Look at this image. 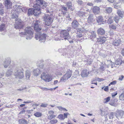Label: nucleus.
<instances>
[{"instance_id":"51","label":"nucleus","mask_w":124,"mask_h":124,"mask_svg":"<svg viewBox=\"0 0 124 124\" xmlns=\"http://www.w3.org/2000/svg\"><path fill=\"white\" fill-rule=\"evenodd\" d=\"M84 15V12L82 11H80L78 13V15L80 16H83Z\"/></svg>"},{"instance_id":"44","label":"nucleus","mask_w":124,"mask_h":124,"mask_svg":"<svg viewBox=\"0 0 124 124\" xmlns=\"http://www.w3.org/2000/svg\"><path fill=\"white\" fill-rule=\"evenodd\" d=\"M110 97H108L104 99L103 102L104 103H106L108 102L110 100Z\"/></svg>"},{"instance_id":"61","label":"nucleus","mask_w":124,"mask_h":124,"mask_svg":"<svg viewBox=\"0 0 124 124\" xmlns=\"http://www.w3.org/2000/svg\"><path fill=\"white\" fill-rule=\"evenodd\" d=\"M25 110L24 109H23L20 112L19 114H24L25 113Z\"/></svg>"},{"instance_id":"5","label":"nucleus","mask_w":124,"mask_h":124,"mask_svg":"<svg viewBox=\"0 0 124 124\" xmlns=\"http://www.w3.org/2000/svg\"><path fill=\"white\" fill-rule=\"evenodd\" d=\"M23 71V69L21 68L16 69L14 73L15 77L20 79L22 78L24 76Z\"/></svg>"},{"instance_id":"22","label":"nucleus","mask_w":124,"mask_h":124,"mask_svg":"<svg viewBox=\"0 0 124 124\" xmlns=\"http://www.w3.org/2000/svg\"><path fill=\"white\" fill-rule=\"evenodd\" d=\"M120 26V25L118 24L117 23L116 24L114 23L109 25V28L114 30L116 29L117 27H119Z\"/></svg>"},{"instance_id":"12","label":"nucleus","mask_w":124,"mask_h":124,"mask_svg":"<svg viewBox=\"0 0 124 124\" xmlns=\"http://www.w3.org/2000/svg\"><path fill=\"white\" fill-rule=\"evenodd\" d=\"M14 12H16L17 14H18L20 12L23 11L22 8V7L19 5H16L14 6Z\"/></svg>"},{"instance_id":"23","label":"nucleus","mask_w":124,"mask_h":124,"mask_svg":"<svg viewBox=\"0 0 124 124\" xmlns=\"http://www.w3.org/2000/svg\"><path fill=\"white\" fill-rule=\"evenodd\" d=\"M124 63V61H123L120 59H118L115 62V64L116 65L120 66L122 63Z\"/></svg>"},{"instance_id":"63","label":"nucleus","mask_w":124,"mask_h":124,"mask_svg":"<svg viewBox=\"0 0 124 124\" xmlns=\"http://www.w3.org/2000/svg\"><path fill=\"white\" fill-rule=\"evenodd\" d=\"M47 105L46 104L42 103L40 105L41 107H46Z\"/></svg>"},{"instance_id":"35","label":"nucleus","mask_w":124,"mask_h":124,"mask_svg":"<svg viewBox=\"0 0 124 124\" xmlns=\"http://www.w3.org/2000/svg\"><path fill=\"white\" fill-rule=\"evenodd\" d=\"M96 33L95 32L93 31L92 32L91 34L90 35L91 38L92 39H94V38H95L96 37Z\"/></svg>"},{"instance_id":"53","label":"nucleus","mask_w":124,"mask_h":124,"mask_svg":"<svg viewBox=\"0 0 124 124\" xmlns=\"http://www.w3.org/2000/svg\"><path fill=\"white\" fill-rule=\"evenodd\" d=\"M40 88L41 89L43 90L47 91L48 90V89L46 88V87H43L41 86H40Z\"/></svg>"},{"instance_id":"2","label":"nucleus","mask_w":124,"mask_h":124,"mask_svg":"<svg viewBox=\"0 0 124 124\" xmlns=\"http://www.w3.org/2000/svg\"><path fill=\"white\" fill-rule=\"evenodd\" d=\"M58 37L56 36L55 38V40H68L70 38V36L69 32L67 30H62L61 32L60 35Z\"/></svg>"},{"instance_id":"62","label":"nucleus","mask_w":124,"mask_h":124,"mask_svg":"<svg viewBox=\"0 0 124 124\" xmlns=\"http://www.w3.org/2000/svg\"><path fill=\"white\" fill-rule=\"evenodd\" d=\"M117 94V93H113L112 94V97H114Z\"/></svg>"},{"instance_id":"19","label":"nucleus","mask_w":124,"mask_h":124,"mask_svg":"<svg viewBox=\"0 0 124 124\" xmlns=\"http://www.w3.org/2000/svg\"><path fill=\"white\" fill-rule=\"evenodd\" d=\"M11 11V13H13L11 16V17L12 18L15 19V20L16 21H17V18L18 17V15L16 12H14V10Z\"/></svg>"},{"instance_id":"58","label":"nucleus","mask_w":124,"mask_h":124,"mask_svg":"<svg viewBox=\"0 0 124 124\" xmlns=\"http://www.w3.org/2000/svg\"><path fill=\"white\" fill-rule=\"evenodd\" d=\"M76 29V30L78 32H79L80 33H81L83 31V30H82V31L81 28H77Z\"/></svg>"},{"instance_id":"27","label":"nucleus","mask_w":124,"mask_h":124,"mask_svg":"<svg viewBox=\"0 0 124 124\" xmlns=\"http://www.w3.org/2000/svg\"><path fill=\"white\" fill-rule=\"evenodd\" d=\"M121 40L120 39H118L113 42V45L114 46H118L120 45L121 44Z\"/></svg>"},{"instance_id":"37","label":"nucleus","mask_w":124,"mask_h":124,"mask_svg":"<svg viewBox=\"0 0 124 124\" xmlns=\"http://www.w3.org/2000/svg\"><path fill=\"white\" fill-rule=\"evenodd\" d=\"M113 19L116 23H118L119 21L120 18L119 17L117 16H115L114 17H113Z\"/></svg>"},{"instance_id":"40","label":"nucleus","mask_w":124,"mask_h":124,"mask_svg":"<svg viewBox=\"0 0 124 124\" xmlns=\"http://www.w3.org/2000/svg\"><path fill=\"white\" fill-rule=\"evenodd\" d=\"M30 74V73L29 71L28 70L26 71L25 75L27 79H28L29 78Z\"/></svg>"},{"instance_id":"48","label":"nucleus","mask_w":124,"mask_h":124,"mask_svg":"<svg viewBox=\"0 0 124 124\" xmlns=\"http://www.w3.org/2000/svg\"><path fill=\"white\" fill-rule=\"evenodd\" d=\"M58 118L61 120L64 119V118L63 115L62 114H60L58 115Z\"/></svg>"},{"instance_id":"41","label":"nucleus","mask_w":124,"mask_h":124,"mask_svg":"<svg viewBox=\"0 0 124 124\" xmlns=\"http://www.w3.org/2000/svg\"><path fill=\"white\" fill-rule=\"evenodd\" d=\"M34 115L36 117H39L42 116V114L40 112H37L34 113Z\"/></svg>"},{"instance_id":"28","label":"nucleus","mask_w":124,"mask_h":124,"mask_svg":"<svg viewBox=\"0 0 124 124\" xmlns=\"http://www.w3.org/2000/svg\"><path fill=\"white\" fill-rule=\"evenodd\" d=\"M19 124H27L28 122L27 120L24 119H19L18 120Z\"/></svg>"},{"instance_id":"52","label":"nucleus","mask_w":124,"mask_h":124,"mask_svg":"<svg viewBox=\"0 0 124 124\" xmlns=\"http://www.w3.org/2000/svg\"><path fill=\"white\" fill-rule=\"evenodd\" d=\"M116 80H114L111 82L109 85L108 86H109L111 85H114L116 84Z\"/></svg>"},{"instance_id":"57","label":"nucleus","mask_w":124,"mask_h":124,"mask_svg":"<svg viewBox=\"0 0 124 124\" xmlns=\"http://www.w3.org/2000/svg\"><path fill=\"white\" fill-rule=\"evenodd\" d=\"M97 81H98L97 78H95L92 79L91 80V82H93Z\"/></svg>"},{"instance_id":"34","label":"nucleus","mask_w":124,"mask_h":124,"mask_svg":"<svg viewBox=\"0 0 124 124\" xmlns=\"http://www.w3.org/2000/svg\"><path fill=\"white\" fill-rule=\"evenodd\" d=\"M10 63V60L8 61H6L4 62L3 64V65L4 68H7L8 67V65Z\"/></svg>"},{"instance_id":"29","label":"nucleus","mask_w":124,"mask_h":124,"mask_svg":"<svg viewBox=\"0 0 124 124\" xmlns=\"http://www.w3.org/2000/svg\"><path fill=\"white\" fill-rule=\"evenodd\" d=\"M34 9L30 8L28 10L27 15L28 16H30L33 15H34Z\"/></svg>"},{"instance_id":"9","label":"nucleus","mask_w":124,"mask_h":124,"mask_svg":"<svg viewBox=\"0 0 124 124\" xmlns=\"http://www.w3.org/2000/svg\"><path fill=\"white\" fill-rule=\"evenodd\" d=\"M72 73L71 71L70 70H68L65 75L61 78V80L63 82H65L66 80H67L70 77Z\"/></svg>"},{"instance_id":"31","label":"nucleus","mask_w":124,"mask_h":124,"mask_svg":"<svg viewBox=\"0 0 124 124\" xmlns=\"http://www.w3.org/2000/svg\"><path fill=\"white\" fill-rule=\"evenodd\" d=\"M40 72L41 71L40 70L38 69H35L33 71V73L34 75L36 76H38Z\"/></svg>"},{"instance_id":"15","label":"nucleus","mask_w":124,"mask_h":124,"mask_svg":"<svg viewBox=\"0 0 124 124\" xmlns=\"http://www.w3.org/2000/svg\"><path fill=\"white\" fill-rule=\"evenodd\" d=\"M34 9V15L35 16H38L41 13V8H35Z\"/></svg>"},{"instance_id":"11","label":"nucleus","mask_w":124,"mask_h":124,"mask_svg":"<svg viewBox=\"0 0 124 124\" xmlns=\"http://www.w3.org/2000/svg\"><path fill=\"white\" fill-rule=\"evenodd\" d=\"M23 23L21 20L17 21L14 24L15 28L17 29H22L23 27Z\"/></svg>"},{"instance_id":"60","label":"nucleus","mask_w":124,"mask_h":124,"mask_svg":"<svg viewBox=\"0 0 124 124\" xmlns=\"http://www.w3.org/2000/svg\"><path fill=\"white\" fill-rule=\"evenodd\" d=\"M121 53L122 56H124V48H123L122 49L121 51Z\"/></svg>"},{"instance_id":"43","label":"nucleus","mask_w":124,"mask_h":124,"mask_svg":"<svg viewBox=\"0 0 124 124\" xmlns=\"http://www.w3.org/2000/svg\"><path fill=\"white\" fill-rule=\"evenodd\" d=\"M93 62V60L91 58L87 59V65H90Z\"/></svg>"},{"instance_id":"18","label":"nucleus","mask_w":124,"mask_h":124,"mask_svg":"<svg viewBox=\"0 0 124 124\" xmlns=\"http://www.w3.org/2000/svg\"><path fill=\"white\" fill-rule=\"evenodd\" d=\"M100 10V8L97 6H95L93 8V12L95 14H99Z\"/></svg>"},{"instance_id":"14","label":"nucleus","mask_w":124,"mask_h":124,"mask_svg":"<svg viewBox=\"0 0 124 124\" xmlns=\"http://www.w3.org/2000/svg\"><path fill=\"white\" fill-rule=\"evenodd\" d=\"M79 25V24L76 20H73L71 23L72 27L75 29L78 28Z\"/></svg>"},{"instance_id":"1","label":"nucleus","mask_w":124,"mask_h":124,"mask_svg":"<svg viewBox=\"0 0 124 124\" xmlns=\"http://www.w3.org/2000/svg\"><path fill=\"white\" fill-rule=\"evenodd\" d=\"M47 7L46 10L47 13L44 14L42 18L43 21L45 22V24L47 26L50 25L52 23L53 20V16L50 12H51L50 9H51L50 7L47 8Z\"/></svg>"},{"instance_id":"42","label":"nucleus","mask_w":124,"mask_h":124,"mask_svg":"<svg viewBox=\"0 0 124 124\" xmlns=\"http://www.w3.org/2000/svg\"><path fill=\"white\" fill-rule=\"evenodd\" d=\"M100 111L102 116H107L108 113L107 112L103 111L101 109H100Z\"/></svg>"},{"instance_id":"4","label":"nucleus","mask_w":124,"mask_h":124,"mask_svg":"<svg viewBox=\"0 0 124 124\" xmlns=\"http://www.w3.org/2000/svg\"><path fill=\"white\" fill-rule=\"evenodd\" d=\"M33 7L34 8H41L44 9L45 8L46 9L47 7H48L47 8H49L48 6H47V4L46 3L45 1H43V0H36L35 3L33 5Z\"/></svg>"},{"instance_id":"47","label":"nucleus","mask_w":124,"mask_h":124,"mask_svg":"<svg viewBox=\"0 0 124 124\" xmlns=\"http://www.w3.org/2000/svg\"><path fill=\"white\" fill-rule=\"evenodd\" d=\"M5 25L4 24H1L0 26V31H1L4 30Z\"/></svg>"},{"instance_id":"56","label":"nucleus","mask_w":124,"mask_h":124,"mask_svg":"<svg viewBox=\"0 0 124 124\" xmlns=\"http://www.w3.org/2000/svg\"><path fill=\"white\" fill-rule=\"evenodd\" d=\"M71 27H68L66 28V30H67V31H68L69 32V31H71Z\"/></svg>"},{"instance_id":"30","label":"nucleus","mask_w":124,"mask_h":124,"mask_svg":"<svg viewBox=\"0 0 124 124\" xmlns=\"http://www.w3.org/2000/svg\"><path fill=\"white\" fill-rule=\"evenodd\" d=\"M112 11V8L110 7L106 8L105 10L104 11L107 14L110 13Z\"/></svg>"},{"instance_id":"24","label":"nucleus","mask_w":124,"mask_h":124,"mask_svg":"<svg viewBox=\"0 0 124 124\" xmlns=\"http://www.w3.org/2000/svg\"><path fill=\"white\" fill-rule=\"evenodd\" d=\"M93 21V15H89L87 19L88 23H92Z\"/></svg>"},{"instance_id":"39","label":"nucleus","mask_w":124,"mask_h":124,"mask_svg":"<svg viewBox=\"0 0 124 124\" xmlns=\"http://www.w3.org/2000/svg\"><path fill=\"white\" fill-rule=\"evenodd\" d=\"M67 5L68 9H71L73 10V8H72V4L71 2L70 1L68 2L67 4Z\"/></svg>"},{"instance_id":"25","label":"nucleus","mask_w":124,"mask_h":124,"mask_svg":"<svg viewBox=\"0 0 124 124\" xmlns=\"http://www.w3.org/2000/svg\"><path fill=\"white\" fill-rule=\"evenodd\" d=\"M13 70L12 69H9L6 73V76L7 77L10 76L12 74Z\"/></svg>"},{"instance_id":"50","label":"nucleus","mask_w":124,"mask_h":124,"mask_svg":"<svg viewBox=\"0 0 124 124\" xmlns=\"http://www.w3.org/2000/svg\"><path fill=\"white\" fill-rule=\"evenodd\" d=\"M57 122L58 121L57 119H53L50 121V123L51 124H53V123L55 124L57 123Z\"/></svg>"},{"instance_id":"55","label":"nucleus","mask_w":124,"mask_h":124,"mask_svg":"<svg viewBox=\"0 0 124 124\" xmlns=\"http://www.w3.org/2000/svg\"><path fill=\"white\" fill-rule=\"evenodd\" d=\"M77 2L78 4L80 5H82L83 3V2L82 1L79 0L77 1Z\"/></svg>"},{"instance_id":"10","label":"nucleus","mask_w":124,"mask_h":124,"mask_svg":"<svg viewBox=\"0 0 124 124\" xmlns=\"http://www.w3.org/2000/svg\"><path fill=\"white\" fill-rule=\"evenodd\" d=\"M124 114V111L122 110H117L115 113V116L118 119L122 118Z\"/></svg>"},{"instance_id":"45","label":"nucleus","mask_w":124,"mask_h":124,"mask_svg":"<svg viewBox=\"0 0 124 124\" xmlns=\"http://www.w3.org/2000/svg\"><path fill=\"white\" fill-rule=\"evenodd\" d=\"M112 18V17H109V19H108V24H111L113 22Z\"/></svg>"},{"instance_id":"7","label":"nucleus","mask_w":124,"mask_h":124,"mask_svg":"<svg viewBox=\"0 0 124 124\" xmlns=\"http://www.w3.org/2000/svg\"><path fill=\"white\" fill-rule=\"evenodd\" d=\"M46 37V35L40 31L36 32L35 35V38L36 39H39V41L45 40Z\"/></svg>"},{"instance_id":"20","label":"nucleus","mask_w":124,"mask_h":124,"mask_svg":"<svg viewBox=\"0 0 124 124\" xmlns=\"http://www.w3.org/2000/svg\"><path fill=\"white\" fill-rule=\"evenodd\" d=\"M89 74V72L86 70H83L81 73V76L82 77L88 76Z\"/></svg>"},{"instance_id":"54","label":"nucleus","mask_w":124,"mask_h":124,"mask_svg":"<svg viewBox=\"0 0 124 124\" xmlns=\"http://www.w3.org/2000/svg\"><path fill=\"white\" fill-rule=\"evenodd\" d=\"M69 115V114L68 113H64L63 114L64 116H63L64 119L65 118H67V116Z\"/></svg>"},{"instance_id":"26","label":"nucleus","mask_w":124,"mask_h":124,"mask_svg":"<svg viewBox=\"0 0 124 124\" xmlns=\"http://www.w3.org/2000/svg\"><path fill=\"white\" fill-rule=\"evenodd\" d=\"M117 13L120 17L122 18L124 16V12L120 10H118Z\"/></svg>"},{"instance_id":"8","label":"nucleus","mask_w":124,"mask_h":124,"mask_svg":"<svg viewBox=\"0 0 124 124\" xmlns=\"http://www.w3.org/2000/svg\"><path fill=\"white\" fill-rule=\"evenodd\" d=\"M41 78L43 80L47 82L51 81L52 79L50 76L46 73L43 72L41 75Z\"/></svg>"},{"instance_id":"64","label":"nucleus","mask_w":124,"mask_h":124,"mask_svg":"<svg viewBox=\"0 0 124 124\" xmlns=\"http://www.w3.org/2000/svg\"><path fill=\"white\" fill-rule=\"evenodd\" d=\"M83 35L81 34H78L77 35V38H81L82 37Z\"/></svg>"},{"instance_id":"6","label":"nucleus","mask_w":124,"mask_h":124,"mask_svg":"<svg viewBox=\"0 0 124 124\" xmlns=\"http://www.w3.org/2000/svg\"><path fill=\"white\" fill-rule=\"evenodd\" d=\"M40 24V22L39 20H36L34 22V28L35 31H36V32H39V31L42 30V31L45 30L42 29ZM45 30H46V29H45Z\"/></svg>"},{"instance_id":"13","label":"nucleus","mask_w":124,"mask_h":124,"mask_svg":"<svg viewBox=\"0 0 124 124\" xmlns=\"http://www.w3.org/2000/svg\"><path fill=\"white\" fill-rule=\"evenodd\" d=\"M54 111H49L48 112V119L49 120H51L52 119L55 118L56 116L54 115Z\"/></svg>"},{"instance_id":"49","label":"nucleus","mask_w":124,"mask_h":124,"mask_svg":"<svg viewBox=\"0 0 124 124\" xmlns=\"http://www.w3.org/2000/svg\"><path fill=\"white\" fill-rule=\"evenodd\" d=\"M120 99L121 100H124V93L121 94L119 96Z\"/></svg>"},{"instance_id":"21","label":"nucleus","mask_w":124,"mask_h":124,"mask_svg":"<svg viewBox=\"0 0 124 124\" xmlns=\"http://www.w3.org/2000/svg\"><path fill=\"white\" fill-rule=\"evenodd\" d=\"M97 33L99 35H102L105 34V31L103 29L101 28H100L97 30Z\"/></svg>"},{"instance_id":"38","label":"nucleus","mask_w":124,"mask_h":124,"mask_svg":"<svg viewBox=\"0 0 124 124\" xmlns=\"http://www.w3.org/2000/svg\"><path fill=\"white\" fill-rule=\"evenodd\" d=\"M115 112H111L109 113L108 114L109 118V119H113L114 118V116L115 115Z\"/></svg>"},{"instance_id":"33","label":"nucleus","mask_w":124,"mask_h":124,"mask_svg":"<svg viewBox=\"0 0 124 124\" xmlns=\"http://www.w3.org/2000/svg\"><path fill=\"white\" fill-rule=\"evenodd\" d=\"M96 20L97 22L99 23L103 22V19L101 16H99L97 17Z\"/></svg>"},{"instance_id":"36","label":"nucleus","mask_w":124,"mask_h":124,"mask_svg":"<svg viewBox=\"0 0 124 124\" xmlns=\"http://www.w3.org/2000/svg\"><path fill=\"white\" fill-rule=\"evenodd\" d=\"M4 13V8L3 5V7L2 8H0V15L1 17H2Z\"/></svg>"},{"instance_id":"17","label":"nucleus","mask_w":124,"mask_h":124,"mask_svg":"<svg viewBox=\"0 0 124 124\" xmlns=\"http://www.w3.org/2000/svg\"><path fill=\"white\" fill-rule=\"evenodd\" d=\"M97 41L99 42L101 44L104 43L106 40V38L105 37H101L99 38H97Z\"/></svg>"},{"instance_id":"16","label":"nucleus","mask_w":124,"mask_h":124,"mask_svg":"<svg viewBox=\"0 0 124 124\" xmlns=\"http://www.w3.org/2000/svg\"><path fill=\"white\" fill-rule=\"evenodd\" d=\"M5 6H7V11L9 9H10L11 10V3L10 0H5Z\"/></svg>"},{"instance_id":"59","label":"nucleus","mask_w":124,"mask_h":124,"mask_svg":"<svg viewBox=\"0 0 124 124\" xmlns=\"http://www.w3.org/2000/svg\"><path fill=\"white\" fill-rule=\"evenodd\" d=\"M124 78V76L123 75H122L121 76H119V79L120 80L122 81Z\"/></svg>"},{"instance_id":"46","label":"nucleus","mask_w":124,"mask_h":124,"mask_svg":"<svg viewBox=\"0 0 124 124\" xmlns=\"http://www.w3.org/2000/svg\"><path fill=\"white\" fill-rule=\"evenodd\" d=\"M57 108H58L59 110L61 111L64 110L67 111V110L65 108L62 107L61 106L57 107Z\"/></svg>"},{"instance_id":"3","label":"nucleus","mask_w":124,"mask_h":124,"mask_svg":"<svg viewBox=\"0 0 124 124\" xmlns=\"http://www.w3.org/2000/svg\"><path fill=\"white\" fill-rule=\"evenodd\" d=\"M24 32H21L20 33L23 35H26V38L27 40H30L32 37L33 30L31 27H28L25 29Z\"/></svg>"},{"instance_id":"32","label":"nucleus","mask_w":124,"mask_h":124,"mask_svg":"<svg viewBox=\"0 0 124 124\" xmlns=\"http://www.w3.org/2000/svg\"><path fill=\"white\" fill-rule=\"evenodd\" d=\"M60 10L62 12V14L63 15L65 14L66 13L67 11V8L65 7L62 6Z\"/></svg>"}]
</instances>
